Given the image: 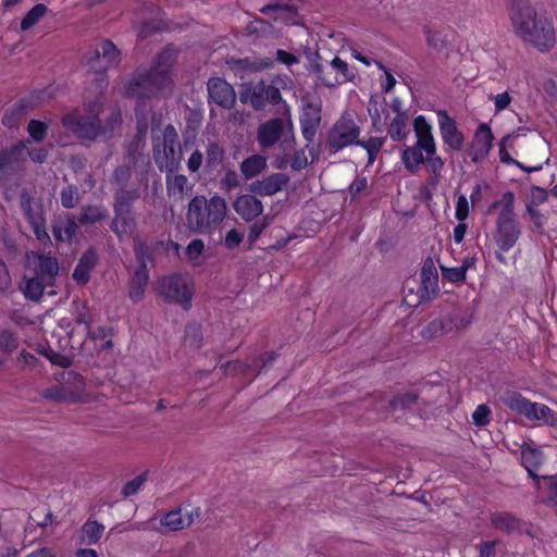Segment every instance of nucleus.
<instances>
[{"label": "nucleus", "mask_w": 557, "mask_h": 557, "mask_svg": "<svg viewBox=\"0 0 557 557\" xmlns=\"http://www.w3.org/2000/svg\"><path fill=\"white\" fill-rule=\"evenodd\" d=\"M35 274L41 277L50 285H54L55 276L59 273V262L57 258L49 255H38V264L34 269Z\"/></svg>", "instance_id": "31"}, {"label": "nucleus", "mask_w": 557, "mask_h": 557, "mask_svg": "<svg viewBox=\"0 0 557 557\" xmlns=\"http://www.w3.org/2000/svg\"><path fill=\"white\" fill-rule=\"evenodd\" d=\"M18 346V341L15 335L10 330H2L0 332V350L8 355L12 354Z\"/></svg>", "instance_id": "53"}, {"label": "nucleus", "mask_w": 557, "mask_h": 557, "mask_svg": "<svg viewBox=\"0 0 557 557\" xmlns=\"http://www.w3.org/2000/svg\"><path fill=\"white\" fill-rule=\"evenodd\" d=\"M260 12L270 16L275 22H282L286 25L297 24L298 10L293 4L272 2L260 9Z\"/></svg>", "instance_id": "23"}, {"label": "nucleus", "mask_w": 557, "mask_h": 557, "mask_svg": "<svg viewBox=\"0 0 557 557\" xmlns=\"http://www.w3.org/2000/svg\"><path fill=\"white\" fill-rule=\"evenodd\" d=\"M492 411L486 405H479L472 413L473 423L476 426H485L490 423Z\"/></svg>", "instance_id": "59"}, {"label": "nucleus", "mask_w": 557, "mask_h": 557, "mask_svg": "<svg viewBox=\"0 0 557 557\" xmlns=\"http://www.w3.org/2000/svg\"><path fill=\"white\" fill-rule=\"evenodd\" d=\"M122 113L120 109H113L106 119L104 124L100 121L101 136L103 139L112 138L114 132L121 127Z\"/></svg>", "instance_id": "43"}, {"label": "nucleus", "mask_w": 557, "mask_h": 557, "mask_svg": "<svg viewBox=\"0 0 557 557\" xmlns=\"http://www.w3.org/2000/svg\"><path fill=\"white\" fill-rule=\"evenodd\" d=\"M97 263V255L92 249H89L79 258L73 271V278L78 285H86L90 280V273Z\"/></svg>", "instance_id": "27"}, {"label": "nucleus", "mask_w": 557, "mask_h": 557, "mask_svg": "<svg viewBox=\"0 0 557 557\" xmlns=\"http://www.w3.org/2000/svg\"><path fill=\"white\" fill-rule=\"evenodd\" d=\"M189 278L182 274H172L159 281V294L164 301L181 305L185 310L191 307L193 290Z\"/></svg>", "instance_id": "13"}, {"label": "nucleus", "mask_w": 557, "mask_h": 557, "mask_svg": "<svg viewBox=\"0 0 557 557\" xmlns=\"http://www.w3.org/2000/svg\"><path fill=\"white\" fill-rule=\"evenodd\" d=\"M289 183V176L285 173H273L262 180L253 181L248 186V191L261 197L273 196L280 193Z\"/></svg>", "instance_id": "18"}, {"label": "nucleus", "mask_w": 557, "mask_h": 557, "mask_svg": "<svg viewBox=\"0 0 557 557\" xmlns=\"http://www.w3.org/2000/svg\"><path fill=\"white\" fill-rule=\"evenodd\" d=\"M146 473H141L134 478L133 480L126 482L122 488V495L124 497H129L134 494H136L139 488L143 486V484L146 482Z\"/></svg>", "instance_id": "58"}, {"label": "nucleus", "mask_w": 557, "mask_h": 557, "mask_svg": "<svg viewBox=\"0 0 557 557\" xmlns=\"http://www.w3.org/2000/svg\"><path fill=\"white\" fill-rule=\"evenodd\" d=\"M48 286L51 285L46 281H41V277L35 274L33 277L25 280V285L22 287V290L27 299L38 301Z\"/></svg>", "instance_id": "38"}, {"label": "nucleus", "mask_w": 557, "mask_h": 557, "mask_svg": "<svg viewBox=\"0 0 557 557\" xmlns=\"http://www.w3.org/2000/svg\"><path fill=\"white\" fill-rule=\"evenodd\" d=\"M152 154L161 172H177L181 168V144L173 125H168L163 131L162 139L153 144Z\"/></svg>", "instance_id": "10"}, {"label": "nucleus", "mask_w": 557, "mask_h": 557, "mask_svg": "<svg viewBox=\"0 0 557 557\" xmlns=\"http://www.w3.org/2000/svg\"><path fill=\"white\" fill-rule=\"evenodd\" d=\"M60 200L62 207L65 209H72L76 207L79 202V193L78 188L73 185H69L61 190Z\"/></svg>", "instance_id": "51"}, {"label": "nucleus", "mask_w": 557, "mask_h": 557, "mask_svg": "<svg viewBox=\"0 0 557 557\" xmlns=\"http://www.w3.org/2000/svg\"><path fill=\"white\" fill-rule=\"evenodd\" d=\"M47 11H48V8L45 4H42V3L35 4L23 17V20L21 22V29L22 30L30 29L33 26H35L39 22V20L47 13Z\"/></svg>", "instance_id": "50"}, {"label": "nucleus", "mask_w": 557, "mask_h": 557, "mask_svg": "<svg viewBox=\"0 0 557 557\" xmlns=\"http://www.w3.org/2000/svg\"><path fill=\"white\" fill-rule=\"evenodd\" d=\"M239 186L240 177L238 173L234 169H227L220 181V189L225 193H231Z\"/></svg>", "instance_id": "52"}, {"label": "nucleus", "mask_w": 557, "mask_h": 557, "mask_svg": "<svg viewBox=\"0 0 557 557\" xmlns=\"http://www.w3.org/2000/svg\"><path fill=\"white\" fill-rule=\"evenodd\" d=\"M424 148L414 144L407 147L401 153V161L410 173L414 174L419 171L420 165L424 163L425 157L423 156Z\"/></svg>", "instance_id": "35"}, {"label": "nucleus", "mask_w": 557, "mask_h": 557, "mask_svg": "<svg viewBox=\"0 0 557 557\" xmlns=\"http://www.w3.org/2000/svg\"><path fill=\"white\" fill-rule=\"evenodd\" d=\"M26 161L25 141H18L9 148L0 149V185H5L13 176L23 171Z\"/></svg>", "instance_id": "14"}, {"label": "nucleus", "mask_w": 557, "mask_h": 557, "mask_svg": "<svg viewBox=\"0 0 557 557\" xmlns=\"http://www.w3.org/2000/svg\"><path fill=\"white\" fill-rule=\"evenodd\" d=\"M257 196L248 191L237 196L233 201L234 211L245 222H252L263 213V203Z\"/></svg>", "instance_id": "17"}, {"label": "nucleus", "mask_w": 557, "mask_h": 557, "mask_svg": "<svg viewBox=\"0 0 557 557\" xmlns=\"http://www.w3.org/2000/svg\"><path fill=\"white\" fill-rule=\"evenodd\" d=\"M86 63L96 74V90L102 94L108 86L104 73L121 61V52L109 39L96 42L85 54Z\"/></svg>", "instance_id": "8"}, {"label": "nucleus", "mask_w": 557, "mask_h": 557, "mask_svg": "<svg viewBox=\"0 0 557 557\" xmlns=\"http://www.w3.org/2000/svg\"><path fill=\"white\" fill-rule=\"evenodd\" d=\"M267 168V158L259 153L245 158L239 164V171L246 181L252 180L253 177L262 174Z\"/></svg>", "instance_id": "29"}, {"label": "nucleus", "mask_w": 557, "mask_h": 557, "mask_svg": "<svg viewBox=\"0 0 557 557\" xmlns=\"http://www.w3.org/2000/svg\"><path fill=\"white\" fill-rule=\"evenodd\" d=\"M497 209L499 210L495 219L493 240L497 246L496 259L505 263L506 259L503 253L513 248L522 234L515 212V194L510 190L504 193L499 200L488 206L486 213L492 214Z\"/></svg>", "instance_id": "4"}, {"label": "nucleus", "mask_w": 557, "mask_h": 557, "mask_svg": "<svg viewBox=\"0 0 557 557\" xmlns=\"http://www.w3.org/2000/svg\"><path fill=\"white\" fill-rule=\"evenodd\" d=\"M134 252L138 262L137 268H141L144 265L145 269H148V263L153 265L156 252L153 251V248L149 246V244L139 238H135Z\"/></svg>", "instance_id": "39"}, {"label": "nucleus", "mask_w": 557, "mask_h": 557, "mask_svg": "<svg viewBox=\"0 0 557 557\" xmlns=\"http://www.w3.org/2000/svg\"><path fill=\"white\" fill-rule=\"evenodd\" d=\"M52 512L50 510L41 511L35 508L29 513V519L40 528H45L52 522Z\"/></svg>", "instance_id": "60"}, {"label": "nucleus", "mask_w": 557, "mask_h": 557, "mask_svg": "<svg viewBox=\"0 0 557 557\" xmlns=\"http://www.w3.org/2000/svg\"><path fill=\"white\" fill-rule=\"evenodd\" d=\"M244 239V234L238 232L236 228L230 230L224 238V246L228 250L237 248Z\"/></svg>", "instance_id": "64"}, {"label": "nucleus", "mask_w": 557, "mask_h": 557, "mask_svg": "<svg viewBox=\"0 0 557 557\" xmlns=\"http://www.w3.org/2000/svg\"><path fill=\"white\" fill-rule=\"evenodd\" d=\"M199 509H195L186 517L182 516L181 508L170 510L166 512L160 521L161 532H176L189 527L195 517H199Z\"/></svg>", "instance_id": "25"}, {"label": "nucleus", "mask_w": 557, "mask_h": 557, "mask_svg": "<svg viewBox=\"0 0 557 557\" xmlns=\"http://www.w3.org/2000/svg\"><path fill=\"white\" fill-rule=\"evenodd\" d=\"M506 406L531 422L557 426V412L547 405L534 403L519 393H512L505 399Z\"/></svg>", "instance_id": "12"}, {"label": "nucleus", "mask_w": 557, "mask_h": 557, "mask_svg": "<svg viewBox=\"0 0 557 557\" xmlns=\"http://www.w3.org/2000/svg\"><path fill=\"white\" fill-rule=\"evenodd\" d=\"M509 16L513 33L541 52L549 51L556 42L553 24L540 16L529 0H510Z\"/></svg>", "instance_id": "3"}, {"label": "nucleus", "mask_w": 557, "mask_h": 557, "mask_svg": "<svg viewBox=\"0 0 557 557\" xmlns=\"http://www.w3.org/2000/svg\"><path fill=\"white\" fill-rule=\"evenodd\" d=\"M226 159L225 149L218 143H209L206 148L205 172L207 174L220 173Z\"/></svg>", "instance_id": "26"}, {"label": "nucleus", "mask_w": 557, "mask_h": 557, "mask_svg": "<svg viewBox=\"0 0 557 557\" xmlns=\"http://www.w3.org/2000/svg\"><path fill=\"white\" fill-rule=\"evenodd\" d=\"M84 104L88 115L71 112L62 117V125L76 138L95 143L102 138L99 113L102 111V94L97 92L92 100L84 96Z\"/></svg>", "instance_id": "7"}, {"label": "nucleus", "mask_w": 557, "mask_h": 557, "mask_svg": "<svg viewBox=\"0 0 557 557\" xmlns=\"http://www.w3.org/2000/svg\"><path fill=\"white\" fill-rule=\"evenodd\" d=\"M494 140L491 127L482 123L475 129L472 138L470 156L473 162L483 160L490 152Z\"/></svg>", "instance_id": "21"}, {"label": "nucleus", "mask_w": 557, "mask_h": 557, "mask_svg": "<svg viewBox=\"0 0 557 557\" xmlns=\"http://www.w3.org/2000/svg\"><path fill=\"white\" fill-rule=\"evenodd\" d=\"M256 139L261 149H270L277 143L286 148H294L296 139L289 111L286 119L272 117L260 123Z\"/></svg>", "instance_id": "9"}, {"label": "nucleus", "mask_w": 557, "mask_h": 557, "mask_svg": "<svg viewBox=\"0 0 557 557\" xmlns=\"http://www.w3.org/2000/svg\"><path fill=\"white\" fill-rule=\"evenodd\" d=\"M209 100L223 109H232L236 102V92L231 84L220 77L207 83Z\"/></svg>", "instance_id": "15"}, {"label": "nucleus", "mask_w": 557, "mask_h": 557, "mask_svg": "<svg viewBox=\"0 0 557 557\" xmlns=\"http://www.w3.org/2000/svg\"><path fill=\"white\" fill-rule=\"evenodd\" d=\"M227 215L226 200L219 195L193 197L187 206L186 226L196 234H211Z\"/></svg>", "instance_id": "5"}, {"label": "nucleus", "mask_w": 557, "mask_h": 557, "mask_svg": "<svg viewBox=\"0 0 557 557\" xmlns=\"http://www.w3.org/2000/svg\"><path fill=\"white\" fill-rule=\"evenodd\" d=\"M361 134V127L358 119L351 113L344 112L341 117L330 128L326 145L331 153L356 146Z\"/></svg>", "instance_id": "11"}, {"label": "nucleus", "mask_w": 557, "mask_h": 557, "mask_svg": "<svg viewBox=\"0 0 557 557\" xmlns=\"http://www.w3.org/2000/svg\"><path fill=\"white\" fill-rule=\"evenodd\" d=\"M165 185L168 196L180 200L191 188L187 177L184 174H176V172H165Z\"/></svg>", "instance_id": "33"}, {"label": "nucleus", "mask_w": 557, "mask_h": 557, "mask_svg": "<svg viewBox=\"0 0 557 557\" xmlns=\"http://www.w3.org/2000/svg\"><path fill=\"white\" fill-rule=\"evenodd\" d=\"M442 276L444 280H447L451 283H460L466 280L465 270L460 267L447 268L441 265Z\"/></svg>", "instance_id": "57"}, {"label": "nucleus", "mask_w": 557, "mask_h": 557, "mask_svg": "<svg viewBox=\"0 0 557 557\" xmlns=\"http://www.w3.org/2000/svg\"><path fill=\"white\" fill-rule=\"evenodd\" d=\"M408 114L396 115L387 126V134L394 141L403 140L409 133Z\"/></svg>", "instance_id": "40"}, {"label": "nucleus", "mask_w": 557, "mask_h": 557, "mask_svg": "<svg viewBox=\"0 0 557 557\" xmlns=\"http://www.w3.org/2000/svg\"><path fill=\"white\" fill-rule=\"evenodd\" d=\"M104 531V525L96 520H87L82 527L83 541L88 545L97 544Z\"/></svg>", "instance_id": "41"}, {"label": "nucleus", "mask_w": 557, "mask_h": 557, "mask_svg": "<svg viewBox=\"0 0 557 557\" xmlns=\"http://www.w3.org/2000/svg\"><path fill=\"white\" fill-rule=\"evenodd\" d=\"M205 251V243L202 239L200 238H195L193 239L187 248H186V256L188 257V259L193 262H195L196 260L199 259V257Z\"/></svg>", "instance_id": "61"}, {"label": "nucleus", "mask_w": 557, "mask_h": 557, "mask_svg": "<svg viewBox=\"0 0 557 557\" xmlns=\"http://www.w3.org/2000/svg\"><path fill=\"white\" fill-rule=\"evenodd\" d=\"M386 141V137H370L367 140H362L359 138L358 144L356 146L363 148L368 153V165L373 164L376 159L377 153L382 149L383 145Z\"/></svg>", "instance_id": "44"}, {"label": "nucleus", "mask_w": 557, "mask_h": 557, "mask_svg": "<svg viewBox=\"0 0 557 557\" xmlns=\"http://www.w3.org/2000/svg\"><path fill=\"white\" fill-rule=\"evenodd\" d=\"M20 205H21V209H22L25 218L29 222V224L33 223L34 221L41 219L40 216H36L34 214V210H33V206H32V197L26 190H23L20 195Z\"/></svg>", "instance_id": "56"}, {"label": "nucleus", "mask_w": 557, "mask_h": 557, "mask_svg": "<svg viewBox=\"0 0 557 557\" xmlns=\"http://www.w3.org/2000/svg\"><path fill=\"white\" fill-rule=\"evenodd\" d=\"M521 462L524 468L539 469L543 462L542 451L523 444L521 446Z\"/></svg>", "instance_id": "42"}, {"label": "nucleus", "mask_w": 557, "mask_h": 557, "mask_svg": "<svg viewBox=\"0 0 557 557\" xmlns=\"http://www.w3.org/2000/svg\"><path fill=\"white\" fill-rule=\"evenodd\" d=\"M77 393L78 391H69V388L62 384L51 386L41 392V397L48 400L61 403V401H77Z\"/></svg>", "instance_id": "37"}, {"label": "nucleus", "mask_w": 557, "mask_h": 557, "mask_svg": "<svg viewBox=\"0 0 557 557\" xmlns=\"http://www.w3.org/2000/svg\"><path fill=\"white\" fill-rule=\"evenodd\" d=\"M437 117L444 144L454 151H460L465 144V136L458 129L456 121L445 110L437 111Z\"/></svg>", "instance_id": "16"}, {"label": "nucleus", "mask_w": 557, "mask_h": 557, "mask_svg": "<svg viewBox=\"0 0 557 557\" xmlns=\"http://www.w3.org/2000/svg\"><path fill=\"white\" fill-rule=\"evenodd\" d=\"M185 341L190 346L200 347L202 342L200 326L197 324L188 325L185 330Z\"/></svg>", "instance_id": "62"}, {"label": "nucleus", "mask_w": 557, "mask_h": 557, "mask_svg": "<svg viewBox=\"0 0 557 557\" xmlns=\"http://www.w3.org/2000/svg\"><path fill=\"white\" fill-rule=\"evenodd\" d=\"M490 522L494 529L505 532L507 534L522 532H527L528 534H530V532L525 528L527 523L507 511H495L491 513Z\"/></svg>", "instance_id": "22"}, {"label": "nucleus", "mask_w": 557, "mask_h": 557, "mask_svg": "<svg viewBox=\"0 0 557 557\" xmlns=\"http://www.w3.org/2000/svg\"><path fill=\"white\" fill-rule=\"evenodd\" d=\"M413 128L417 137L416 144L424 148L425 151L433 153L436 144L432 134V127L423 115H419L413 120Z\"/></svg>", "instance_id": "28"}, {"label": "nucleus", "mask_w": 557, "mask_h": 557, "mask_svg": "<svg viewBox=\"0 0 557 557\" xmlns=\"http://www.w3.org/2000/svg\"><path fill=\"white\" fill-rule=\"evenodd\" d=\"M421 287L419 289L421 300H431L438 293V274L432 257L423 260L421 269Z\"/></svg>", "instance_id": "19"}, {"label": "nucleus", "mask_w": 557, "mask_h": 557, "mask_svg": "<svg viewBox=\"0 0 557 557\" xmlns=\"http://www.w3.org/2000/svg\"><path fill=\"white\" fill-rule=\"evenodd\" d=\"M454 322L451 318H442L435 319L430 322L426 327L423 330L424 336H437L443 335L453 331V326L450 325Z\"/></svg>", "instance_id": "48"}, {"label": "nucleus", "mask_w": 557, "mask_h": 557, "mask_svg": "<svg viewBox=\"0 0 557 557\" xmlns=\"http://www.w3.org/2000/svg\"><path fill=\"white\" fill-rule=\"evenodd\" d=\"M418 398L419 395L417 392L408 391L396 395L393 399L389 400L388 406L392 411L405 410L414 405Z\"/></svg>", "instance_id": "45"}, {"label": "nucleus", "mask_w": 557, "mask_h": 557, "mask_svg": "<svg viewBox=\"0 0 557 557\" xmlns=\"http://www.w3.org/2000/svg\"><path fill=\"white\" fill-rule=\"evenodd\" d=\"M426 44L430 48L442 51L447 47V36L443 32L433 29L429 26L423 27Z\"/></svg>", "instance_id": "46"}, {"label": "nucleus", "mask_w": 557, "mask_h": 557, "mask_svg": "<svg viewBox=\"0 0 557 557\" xmlns=\"http://www.w3.org/2000/svg\"><path fill=\"white\" fill-rule=\"evenodd\" d=\"M51 227L55 240L71 243L78 232V221L67 213L54 218Z\"/></svg>", "instance_id": "24"}, {"label": "nucleus", "mask_w": 557, "mask_h": 557, "mask_svg": "<svg viewBox=\"0 0 557 557\" xmlns=\"http://www.w3.org/2000/svg\"><path fill=\"white\" fill-rule=\"evenodd\" d=\"M63 385H65L69 391H78L77 393V401L82 398L85 392V380L84 377L74 371L64 372L62 374Z\"/></svg>", "instance_id": "49"}, {"label": "nucleus", "mask_w": 557, "mask_h": 557, "mask_svg": "<svg viewBox=\"0 0 557 557\" xmlns=\"http://www.w3.org/2000/svg\"><path fill=\"white\" fill-rule=\"evenodd\" d=\"M331 70H334V74L338 78V85L351 82L356 76L354 70L349 67L347 62L343 61L338 57H335L331 61Z\"/></svg>", "instance_id": "47"}, {"label": "nucleus", "mask_w": 557, "mask_h": 557, "mask_svg": "<svg viewBox=\"0 0 557 557\" xmlns=\"http://www.w3.org/2000/svg\"><path fill=\"white\" fill-rule=\"evenodd\" d=\"M319 53H315L314 57L310 61L309 71L314 74L317 81L326 87H335L338 85V78L334 74V70H331V63L327 66H324L320 62Z\"/></svg>", "instance_id": "32"}, {"label": "nucleus", "mask_w": 557, "mask_h": 557, "mask_svg": "<svg viewBox=\"0 0 557 557\" xmlns=\"http://www.w3.org/2000/svg\"><path fill=\"white\" fill-rule=\"evenodd\" d=\"M30 226L33 228V232L36 236V238L47 245V244H51V239H50V236L46 230V226H45V221L44 219H39L37 221H34L33 223H30Z\"/></svg>", "instance_id": "63"}, {"label": "nucleus", "mask_w": 557, "mask_h": 557, "mask_svg": "<svg viewBox=\"0 0 557 557\" xmlns=\"http://www.w3.org/2000/svg\"><path fill=\"white\" fill-rule=\"evenodd\" d=\"M108 216V209L103 205H85L81 208L77 221L81 225H92L106 220Z\"/></svg>", "instance_id": "34"}, {"label": "nucleus", "mask_w": 557, "mask_h": 557, "mask_svg": "<svg viewBox=\"0 0 557 557\" xmlns=\"http://www.w3.org/2000/svg\"><path fill=\"white\" fill-rule=\"evenodd\" d=\"M148 281V269H145L144 265L141 268H136L128 286V297L134 304L139 302L144 298Z\"/></svg>", "instance_id": "30"}, {"label": "nucleus", "mask_w": 557, "mask_h": 557, "mask_svg": "<svg viewBox=\"0 0 557 557\" xmlns=\"http://www.w3.org/2000/svg\"><path fill=\"white\" fill-rule=\"evenodd\" d=\"M177 50L168 46L154 59L150 69H137L123 86V96L137 100L159 97L172 85L171 70Z\"/></svg>", "instance_id": "2"}, {"label": "nucleus", "mask_w": 557, "mask_h": 557, "mask_svg": "<svg viewBox=\"0 0 557 557\" xmlns=\"http://www.w3.org/2000/svg\"><path fill=\"white\" fill-rule=\"evenodd\" d=\"M133 175L129 164L117 165L111 175L110 183L113 187L112 209L114 216L110 223V230L123 240L137 230V213L134 203L140 198L139 187H128Z\"/></svg>", "instance_id": "1"}, {"label": "nucleus", "mask_w": 557, "mask_h": 557, "mask_svg": "<svg viewBox=\"0 0 557 557\" xmlns=\"http://www.w3.org/2000/svg\"><path fill=\"white\" fill-rule=\"evenodd\" d=\"M287 76L276 75L270 79L250 81L240 85L239 100L250 106L255 111H264L268 106L283 103L288 112V106L283 100L281 90L287 88Z\"/></svg>", "instance_id": "6"}, {"label": "nucleus", "mask_w": 557, "mask_h": 557, "mask_svg": "<svg viewBox=\"0 0 557 557\" xmlns=\"http://www.w3.org/2000/svg\"><path fill=\"white\" fill-rule=\"evenodd\" d=\"M48 126L38 120H30L27 125V132L35 141H42L47 135Z\"/></svg>", "instance_id": "54"}, {"label": "nucleus", "mask_w": 557, "mask_h": 557, "mask_svg": "<svg viewBox=\"0 0 557 557\" xmlns=\"http://www.w3.org/2000/svg\"><path fill=\"white\" fill-rule=\"evenodd\" d=\"M74 321L78 325H84L87 334H90V326L92 323V314L89 312L85 304L77 307Z\"/></svg>", "instance_id": "55"}, {"label": "nucleus", "mask_w": 557, "mask_h": 557, "mask_svg": "<svg viewBox=\"0 0 557 557\" xmlns=\"http://www.w3.org/2000/svg\"><path fill=\"white\" fill-rule=\"evenodd\" d=\"M321 124V108L313 103L308 102L300 115V127L304 138L307 140L306 148H309L313 141L315 134Z\"/></svg>", "instance_id": "20"}, {"label": "nucleus", "mask_w": 557, "mask_h": 557, "mask_svg": "<svg viewBox=\"0 0 557 557\" xmlns=\"http://www.w3.org/2000/svg\"><path fill=\"white\" fill-rule=\"evenodd\" d=\"M423 164H425L426 171L430 173V177L428 178L429 185L436 187L441 180V172L445 165L444 160L437 154L436 149H434L433 153L425 151Z\"/></svg>", "instance_id": "36"}]
</instances>
